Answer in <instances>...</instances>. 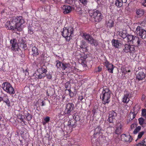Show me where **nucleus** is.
Returning a JSON list of instances; mask_svg holds the SVG:
<instances>
[{
  "label": "nucleus",
  "mask_w": 146,
  "mask_h": 146,
  "mask_svg": "<svg viewBox=\"0 0 146 146\" xmlns=\"http://www.w3.org/2000/svg\"><path fill=\"white\" fill-rule=\"evenodd\" d=\"M50 117H46V118L44 119V121L46 122H48L50 120Z\"/></svg>",
  "instance_id": "obj_48"
},
{
  "label": "nucleus",
  "mask_w": 146,
  "mask_h": 146,
  "mask_svg": "<svg viewBox=\"0 0 146 146\" xmlns=\"http://www.w3.org/2000/svg\"><path fill=\"white\" fill-rule=\"evenodd\" d=\"M34 33L32 27H28V33L30 34H32Z\"/></svg>",
  "instance_id": "obj_36"
},
{
  "label": "nucleus",
  "mask_w": 146,
  "mask_h": 146,
  "mask_svg": "<svg viewBox=\"0 0 146 146\" xmlns=\"http://www.w3.org/2000/svg\"><path fill=\"white\" fill-rule=\"evenodd\" d=\"M141 127L140 126L137 127L133 131L134 134H136L141 129Z\"/></svg>",
  "instance_id": "obj_34"
},
{
  "label": "nucleus",
  "mask_w": 146,
  "mask_h": 146,
  "mask_svg": "<svg viewBox=\"0 0 146 146\" xmlns=\"http://www.w3.org/2000/svg\"><path fill=\"white\" fill-rule=\"evenodd\" d=\"M81 49L84 52H87L88 51L87 49V48L86 47V46L85 47L81 48Z\"/></svg>",
  "instance_id": "obj_46"
},
{
  "label": "nucleus",
  "mask_w": 146,
  "mask_h": 146,
  "mask_svg": "<svg viewBox=\"0 0 146 146\" xmlns=\"http://www.w3.org/2000/svg\"><path fill=\"white\" fill-rule=\"evenodd\" d=\"M82 36L83 38L88 41V43L91 44L92 45L96 46L98 45L97 40H94L90 35L86 33H84Z\"/></svg>",
  "instance_id": "obj_7"
},
{
  "label": "nucleus",
  "mask_w": 146,
  "mask_h": 146,
  "mask_svg": "<svg viewBox=\"0 0 146 146\" xmlns=\"http://www.w3.org/2000/svg\"><path fill=\"white\" fill-rule=\"evenodd\" d=\"M80 2L84 5H86L88 0H79Z\"/></svg>",
  "instance_id": "obj_38"
},
{
  "label": "nucleus",
  "mask_w": 146,
  "mask_h": 146,
  "mask_svg": "<svg viewBox=\"0 0 146 146\" xmlns=\"http://www.w3.org/2000/svg\"><path fill=\"white\" fill-rule=\"evenodd\" d=\"M112 45L115 48H119L121 45V43L120 41L113 39L111 41Z\"/></svg>",
  "instance_id": "obj_19"
},
{
  "label": "nucleus",
  "mask_w": 146,
  "mask_h": 146,
  "mask_svg": "<svg viewBox=\"0 0 146 146\" xmlns=\"http://www.w3.org/2000/svg\"><path fill=\"white\" fill-rule=\"evenodd\" d=\"M62 7L63 13L65 14L70 13L72 11V7L68 5H64L62 6Z\"/></svg>",
  "instance_id": "obj_16"
},
{
  "label": "nucleus",
  "mask_w": 146,
  "mask_h": 146,
  "mask_svg": "<svg viewBox=\"0 0 146 146\" xmlns=\"http://www.w3.org/2000/svg\"><path fill=\"white\" fill-rule=\"evenodd\" d=\"M135 32L142 38L146 39V31L143 29L142 27L139 26H138L136 29Z\"/></svg>",
  "instance_id": "obj_10"
},
{
  "label": "nucleus",
  "mask_w": 146,
  "mask_h": 146,
  "mask_svg": "<svg viewBox=\"0 0 146 146\" xmlns=\"http://www.w3.org/2000/svg\"><path fill=\"white\" fill-rule=\"evenodd\" d=\"M11 45V49L13 52L19 51L20 50L17 43L16 42L15 40H11L10 41Z\"/></svg>",
  "instance_id": "obj_14"
},
{
  "label": "nucleus",
  "mask_w": 146,
  "mask_h": 146,
  "mask_svg": "<svg viewBox=\"0 0 146 146\" xmlns=\"http://www.w3.org/2000/svg\"><path fill=\"white\" fill-rule=\"evenodd\" d=\"M128 41L132 42L133 43H137L138 45L139 46L141 44V41L137 37L131 35H127V36Z\"/></svg>",
  "instance_id": "obj_11"
},
{
  "label": "nucleus",
  "mask_w": 146,
  "mask_h": 146,
  "mask_svg": "<svg viewBox=\"0 0 146 146\" xmlns=\"http://www.w3.org/2000/svg\"><path fill=\"white\" fill-rule=\"evenodd\" d=\"M83 99V97L82 96H80L79 97V100L80 101H82Z\"/></svg>",
  "instance_id": "obj_51"
},
{
  "label": "nucleus",
  "mask_w": 146,
  "mask_h": 146,
  "mask_svg": "<svg viewBox=\"0 0 146 146\" xmlns=\"http://www.w3.org/2000/svg\"><path fill=\"white\" fill-rule=\"evenodd\" d=\"M97 145H96L95 146H101L100 145V144L98 142V143H97Z\"/></svg>",
  "instance_id": "obj_58"
},
{
  "label": "nucleus",
  "mask_w": 146,
  "mask_h": 146,
  "mask_svg": "<svg viewBox=\"0 0 146 146\" xmlns=\"http://www.w3.org/2000/svg\"><path fill=\"white\" fill-rule=\"evenodd\" d=\"M136 47L134 45L126 44L125 45V48L123 50L126 52H130L131 54L133 55L134 57L135 56V54H134L136 51Z\"/></svg>",
  "instance_id": "obj_8"
},
{
  "label": "nucleus",
  "mask_w": 146,
  "mask_h": 146,
  "mask_svg": "<svg viewBox=\"0 0 146 146\" xmlns=\"http://www.w3.org/2000/svg\"><path fill=\"white\" fill-rule=\"evenodd\" d=\"M23 116L21 115H19L17 116V118L18 119H20V121H23Z\"/></svg>",
  "instance_id": "obj_41"
},
{
  "label": "nucleus",
  "mask_w": 146,
  "mask_h": 146,
  "mask_svg": "<svg viewBox=\"0 0 146 146\" xmlns=\"http://www.w3.org/2000/svg\"><path fill=\"white\" fill-rule=\"evenodd\" d=\"M23 47L24 49H25L27 47V46L25 44H23Z\"/></svg>",
  "instance_id": "obj_56"
},
{
  "label": "nucleus",
  "mask_w": 146,
  "mask_h": 146,
  "mask_svg": "<svg viewBox=\"0 0 146 146\" xmlns=\"http://www.w3.org/2000/svg\"><path fill=\"white\" fill-rule=\"evenodd\" d=\"M142 116L145 118L146 120V109H143L142 111Z\"/></svg>",
  "instance_id": "obj_35"
},
{
  "label": "nucleus",
  "mask_w": 146,
  "mask_h": 146,
  "mask_svg": "<svg viewBox=\"0 0 146 146\" xmlns=\"http://www.w3.org/2000/svg\"><path fill=\"white\" fill-rule=\"evenodd\" d=\"M74 107V105L72 103H68L66 105L64 111L65 114L70 115L71 112L73 110Z\"/></svg>",
  "instance_id": "obj_12"
},
{
  "label": "nucleus",
  "mask_w": 146,
  "mask_h": 146,
  "mask_svg": "<svg viewBox=\"0 0 146 146\" xmlns=\"http://www.w3.org/2000/svg\"><path fill=\"white\" fill-rule=\"evenodd\" d=\"M137 126V124L136 123H133L130 126V129L131 130H132L135 127Z\"/></svg>",
  "instance_id": "obj_42"
},
{
  "label": "nucleus",
  "mask_w": 146,
  "mask_h": 146,
  "mask_svg": "<svg viewBox=\"0 0 146 146\" xmlns=\"http://www.w3.org/2000/svg\"><path fill=\"white\" fill-rule=\"evenodd\" d=\"M65 114L64 112L61 111L60 113L56 116V118L58 120L62 119L64 118Z\"/></svg>",
  "instance_id": "obj_27"
},
{
  "label": "nucleus",
  "mask_w": 146,
  "mask_h": 146,
  "mask_svg": "<svg viewBox=\"0 0 146 146\" xmlns=\"http://www.w3.org/2000/svg\"><path fill=\"white\" fill-rule=\"evenodd\" d=\"M121 137L122 141L126 142H131L132 140L131 136L128 134H122L121 135Z\"/></svg>",
  "instance_id": "obj_18"
},
{
  "label": "nucleus",
  "mask_w": 146,
  "mask_h": 146,
  "mask_svg": "<svg viewBox=\"0 0 146 146\" xmlns=\"http://www.w3.org/2000/svg\"><path fill=\"white\" fill-rule=\"evenodd\" d=\"M33 76H35V78L38 79H41L44 78L46 75L42 73V72H36L33 74Z\"/></svg>",
  "instance_id": "obj_23"
},
{
  "label": "nucleus",
  "mask_w": 146,
  "mask_h": 146,
  "mask_svg": "<svg viewBox=\"0 0 146 146\" xmlns=\"http://www.w3.org/2000/svg\"><path fill=\"white\" fill-rule=\"evenodd\" d=\"M106 24L108 27L111 28L113 27L114 21L113 20H109L106 22Z\"/></svg>",
  "instance_id": "obj_29"
},
{
  "label": "nucleus",
  "mask_w": 146,
  "mask_h": 146,
  "mask_svg": "<svg viewBox=\"0 0 146 146\" xmlns=\"http://www.w3.org/2000/svg\"><path fill=\"white\" fill-rule=\"evenodd\" d=\"M3 101H4L8 99V97L6 95H5L3 97Z\"/></svg>",
  "instance_id": "obj_47"
},
{
  "label": "nucleus",
  "mask_w": 146,
  "mask_h": 146,
  "mask_svg": "<svg viewBox=\"0 0 146 146\" xmlns=\"http://www.w3.org/2000/svg\"><path fill=\"white\" fill-rule=\"evenodd\" d=\"M2 88L5 92L10 94H14L15 91L11 85L9 83L4 82L2 85Z\"/></svg>",
  "instance_id": "obj_4"
},
{
  "label": "nucleus",
  "mask_w": 146,
  "mask_h": 146,
  "mask_svg": "<svg viewBox=\"0 0 146 146\" xmlns=\"http://www.w3.org/2000/svg\"><path fill=\"white\" fill-rule=\"evenodd\" d=\"M31 115L29 113H27L26 116V119L27 120L29 121L31 119Z\"/></svg>",
  "instance_id": "obj_39"
},
{
  "label": "nucleus",
  "mask_w": 146,
  "mask_h": 146,
  "mask_svg": "<svg viewBox=\"0 0 146 146\" xmlns=\"http://www.w3.org/2000/svg\"><path fill=\"white\" fill-rule=\"evenodd\" d=\"M101 130V128L100 127L98 126L97 128H96L95 130V133L94 135L92 137V139H91V141L92 142V141H94V139H95L94 138L95 137V135H97L98 134L100 133Z\"/></svg>",
  "instance_id": "obj_25"
},
{
  "label": "nucleus",
  "mask_w": 146,
  "mask_h": 146,
  "mask_svg": "<svg viewBox=\"0 0 146 146\" xmlns=\"http://www.w3.org/2000/svg\"><path fill=\"white\" fill-rule=\"evenodd\" d=\"M136 14L139 17L143 16L144 13V12L142 9H137L135 11Z\"/></svg>",
  "instance_id": "obj_26"
},
{
  "label": "nucleus",
  "mask_w": 146,
  "mask_h": 146,
  "mask_svg": "<svg viewBox=\"0 0 146 146\" xmlns=\"http://www.w3.org/2000/svg\"><path fill=\"white\" fill-rule=\"evenodd\" d=\"M73 69H74V68H73V71L74 72H75V71H74V70H73Z\"/></svg>",
  "instance_id": "obj_64"
},
{
  "label": "nucleus",
  "mask_w": 146,
  "mask_h": 146,
  "mask_svg": "<svg viewBox=\"0 0 146 146\" xmlns=\"http://www.w3.org/2000/svg\"><path fill=\"white\" fill-rule=\"evenodd\" d=\"M76 120L71 119L69 120L66 127V130L68 133L71 132L72 129L75 128L76 125Z\"/></svg>",
  "instance_id": "obj_9"
},
{
  "label": "nucleus",
  "mask_w": 146,
  "mask_h": 146,
  "mask_svg": "<svg viewBox=\"0 0 146 146\" xmlns=\"http://www.w3.org/2000/svg\"><path fill=\"white\" fill-rule=\"evenodd\" d=\"M142 141V143L144 144L145 146H146V138L144 139Z\"/></svg>",
  "instance_id": "obj_49"
},
{
  "label": "nucleus",
  "mask_w": 146,
  "mask_h": 146,
  "mask_svg": "<svg viewBox=\"0 0 146 146\" xmlns=\"http://www.w3.org/2000/svg\"><path fill=\"white\" fill-rule=\"evenodd\" d=\"M123 126V124L118 123H117L116 125L115 133L116 134L120 133L122 130V127Z\"/></svg>",
  "instance_id": "obj_20"
},
{
  "label": "nucleus",
  "mask_w": 146,
  "mask_h": 146,
  "mask_svg": "<svg viewBox=\"0 0 146 146\" xmlns=\"http://www.w3.org/2000/svg\"><path fill=\"white\" fill-rule=\"evenodd\" d=\"M74 29L72 27H64L61 31L62 35L66 40L69 41L71 38V35L73 34Z\"/></svg>",
  "instance_id": "obj_3"
},
{
  "label": "nucleus",
  "mask_w": 146,
  "mask_h": 146,
  "mask_svg": "<svg viewBox=\"0 0 146 146\" xmlns=\"http://www.w3.org/2000/svg\"><path fill=\"white\" fill-rule=\"evenodd\" d=\"M86 46V45L84 44V41H82L81 42V44L80 46V48H83L84 47H85Z\"/></svg>",
  "instance_id": "obj_44"
},
{
  "label": "nucleus",
  "mask_w": 146,
  "mask_h": 146,
  "mask_svg": "<svg viewBox=\"0 0 146 146\" xmlns=\"http://www.w3.org/2000/svg\"><path fill=\"white\" fill-rule=\"evenodd\" d=\"M142 4L143 6L146 7V0H145V1L142 3Z\"/></svg>",
  "instance_id": "obj_53"
},
{
  "label": "nucleus",
  "mask_w": 146,
  "mask_h": 146,
  "mask_svg": "<svg viewBox=\"0 0 146 146\" xmlns=\"http://www.w3.org/2000/svg\"><path fill=\"white\" fill-rule=\"evenodd\" d=\"M109 116L108 121L110 123H113V120L115 119L116 116V113L114 111H110L109 113Z\"/></svg>",
  "instance_id": "obj_17"
},
{
  "label": "nucleus",
  "mask_w": 146,
  "mask_h": 146,
  "mask_svg": "<svg viewBox=\"0 0 146 146\" xmlns=\"http://www.w3.org/2000/svg\"><path fill=\"white\" fill-rule=\"evenodd\" d=\"M145 96L144 95H143L141 97V100L142 101L144 100L145 98Z\"/></svg>",
  "instance_id": "obj_50"
},
{
  "label": "nucleus",
  "mask_w": 146,
  "mask_h": 146,
  "mask_svg": "<svg viewBox=\"0 0 146 146\" xmlns=\"http://www.w3.org/2000/svg\"><path fill=\"white\" fill-rule=\"evenodd\" d=\"M2 101H3V98L2 97H0V102Z\"/></svg>",
  "instance_id": "obj_59"
},
{
  "label": "nucleus",
  "mask_w": 146,
  "mask_h": 146,
  "mask_svg": "<svg viewBox=\"0 0 146 146\" xmlns=\"http://www.w3.org/2000/svg\"><path fill=\"white\" fill-rule=\"evenodd\" d=\"M5 102L6 105L8 106H10V101L9 99L3 101Z\"/></svg>",
  "instance_id": "obj_40"
},
{
  "label": "nucleus",
  "mask_w": 146,
  "mask_h": 146,
  "mask_svg": "<svg viewBox=\"0 0 146 146\" xmlns=\"http://www.w3.org/2000/svg\"><path fill=\"white\" fill-rule=\"evenodd\" d=\"M127 0H116L115 4L117 6L120 7L122 6L123 3H126Z\"/></svg>",
  "instance_id": "obj_24"
},
{
  "label": "nucleus",
  "mask_w": 146,
  "mask_h": 146,
  "mask_svg": "<svg viewBox=\"0 0 146 146\" xmlns=\"http://www.w3.org/2000/svg\"><path fill=\"white\" fill-rule=\"evenodd\" d=\"M42 3H44L45 2L46 0H40Z\"/></svg>",
  "instance_id": "obj_60"
},
{
  "label": "nucleus",
  "mask_w": 146,
  "mask_h": 146,
  "mask_svg": "<svg viewBox=\"0 0 146 146\" xmlns=\"http://www.w3.org/2000/svg\"><path fill=\"white\" fill-rule=\"evenodd\" d=\"M102 91L100 95V98L102 100L103 104H108L110 102V98L111 91L109 89L107 88H101Z\"/></svg>",
  "instance_id": "obj_2"
},
{
  "label": "nucleus",
  "mask_w": 146,
  "mask_h": 146,
  "mask_svg": "<svg viewBox=\"0 0 146 146\" xmlns=\"http://www.w3.org/2000/svg\"><path fill=\"white\" fill-rule=\"evenodd\" d=\"M56 66L58 68H62V70H65L67 67L68 64L66 63H62L59 61L57 62Z\"/></svg>",
  "instance_id": "obj_21"
},
{
  "label": "nucleus",
  "mask_w": 146,
  "mask_h": 146,
  "mask_svg": "<svg viewBox=\"0 0 146 146\" xmlns=\"http://www.w3.org/2000/svg\"><path fill=\"white\" fill-rule=\"evenodd\" d=\"M47 78L49 79H51L52 78V76L51 74L49 73L46 74Z\"/></svg>",
  "instance_id": "obj_45"
},
{
  "label": "nucleus",
  "mask_w": 146,
  "mask_h": 146,
  "mask_svg": "<svg viewBox=\"0 0 146 146\" xmlns=\"http://www.w3.org/2000/svg\"><path fill=\"white\" fill-rule=\"evenodd\" d=\"M105 64L106 68H108V71L111 73H113V70L115 67L111 64L107 60H105Z\"/></svg>",
  "instance_id": "obj_15"
},
{
  "label": "nucleus",
  "mask_w": 146,
  "mask_h": 146,
  "mask_svg": "<svg viewBox=\"0 0 146 146\" xmlns=\"http://www.w3.org/2000/svg\"><path fill=\"white\" fill-rule=\"evenodd\" d=\"M25 21L22 17H13L5 24L7 29L14 30L17 29L19 31L24 26Z\"/></svg>",
  "instance_id": "obj_1"
},
{
  "label": "nucleus",
  "mask_w": 146,
  "mask_h": 146,
  "mask_svg": "<svg viewBox=\"0 0 146 146\" xmlns=\"http://www.w3.org/2000/svg\"><path fill=\"white\" fill-rule=\"evenodd\" d=\"M46 71L47 70L46 69L42 67H41L40 68H39L37 69V72H40V73L42 72L44 74L46 72Z\"/></svg>",
  "instance_id": "obj_32"
},
{
  "label": "nucleus",
  "mask_w": 146,
  "mask_h": 146,
  "mask_svg": "<svg viewBox=\"0 0 146 146\" xmlns=\"http://www.w3.org/2000/svg\"><path fill=\"white\" fill-rule=\"evenodd\" d=\"M32 52L33 53V54L34 56L37 55L38 54V49L35 46L33 47Z\"/></svg>",
  "instance_id": "obj_31"
},
{
  "label": "nucleus",
  "mask_w": 146,
  "mask_h": 146,
  "mask_svg": "<svg viewBox=\"0 0 146 146\" xmlns=\"http://www.w3.org/2000/svg\"><path fill=\"white\" fill-rule=\"evenodd\" d=\"M89 14L92 17H93L96 22H99L102 18V15L100 12L98 11H90Z\"/></svg>",
  "instance_id": "obj_5"
},
{
  "label": "nucleus",
  "mask_w": 146,
  "mask_h": 146,
  "mask_svg": "<svg viewBox=\"0 0 146 146\" xmlns=\"http://www.w3.org/2000/svg\"><path fill=\"white\" fill-rule=\"evenodd\" d=\"M121 70L122 73V75L123 74L125 75L127 73L131 72V70H127L126 68L124 66L122 67L121 68Z\"/></svg>",
  "instance_id": "obj_30"
},
{
  "label": "nucleus",
  "mask_w": 146,
  "mask_h": 146,
  "mask_svg": "<svg viewBox=\"0 0 146 146\" xmlns=\"http://www.w3.org/2000/svg\"><path fill=\"white\" fill-rule=\"evenodd\" d=\"M132 97V93L127 91L125 92L122 98V102L124 103H127L130 100L129 98Z\"/></svg>",
  "instance_id": "obj_13"
},
{
  "label": "nucleus",
  "mask_w": 146,
  "mask_h": 146,
  "mask_svg": "<svg viewBox=\"0 0 146 146\" xmlns=\"http://www.w3.org/2000/svg\"><path fill=\"white\" fill-rule=\"evenodd\" d=\"M24 72L25 75H28L29 74V72L27 70H26Z\"/></svg>",
  "instance_id": "obj_54"
},
{
  "label": "nucleus",
  "mask_w": 146,
  "mask_h": 146,
  "mask_svg": "<svg viewBox=\"0 0 146 146\" xmlns=\"http://www.w3.org/2000/svg\"><path fill=\"white\" fill-rule=\"evenodd\" d=\"M140 108L138 105H135L133 108V111H131L130 113L128 116V119L127 121L128 123L134 118L135 115L137 114L138 111L140 110Z\"/></svg>",
  "instance_id": "obj_6"
},
{
  "label": "nucleus",
  "mask_w": 146,
  "mask_h": 146,
  "mask_svg": "<svg viewBox=\"0 0 146 146\" xmlns=\"http://www.w3.org/2000/svg\"><path fill=\"white\" fill-rule=\"evenodd\" d=\"M46 94L48 96V91H46Z\"/></svg>",
  "instance_id": "obj_63"
},
{
  "label": "nucleus",
  "mask_w": 146,
  "mask_h": 146,
  "mask_svg": "<svg viewBox=\"0 0 146 146\" xmlns=\"http://www.w3.org/2000/svg\"><path fill=\"white\" fill-rule=\"evenodd\" d=\"M102 70V68H100L99 67H98V71L99 72H100Z\"/></svg>",
  "instance_id": "obj_57"
},
{
  "label": "nucleus",
  "mask_w": 146,
  "mask_h": 146,
  "mask_svg": "<svg viewBox=\"0 0 146 146\" xmlns=\"http://www.w3.org/2000/svg\"><path fill=\"white\" fill-rule=\"evenodd\" d=\"M145 77V74L143 72H140L137 75L136 78L139 80H143Z\"/></svg>",
  "instance_id": "obj_22"
},
{
  "label": "nucleus",
  "mask_w": 146,
  "mask_h": 146,
  "mask_svg": "<svg viewBox=\"0 0 146 146\" xmlns=\"http://www.w3.org/2000/svg\"><path fill=\"white\" fill-rule=\"evenodd\" d=\"M68 91L69 92L70 95H71L72 94V92L71 91V90L70 89L68 90Z\"/></svg>",
  "instance_id": "obj_55"
},
{
  "label": "nucleus",
  "mask_w": 146,
  "mask_h": 146,
  "mask_svg": "<svg viewBox=\"0 0 146 146\" xmlns=\"http://www.w3.org/2000/svg\"><path fill=\"white\" fill-rule=\"evenodd\" d=\"M135 146H145L144 144L142 143V141L137 144Z\"/></svg>",
  "instance_id": "obj_43"
},
{
  "label": "nucleus",
  "mask_w": 146,
  "mask_h": 146,
  "mask_svg": "<svg viewBox=\"0 0 146 146\" xmlns=\"http://www.w3.org/2000/svg\"><path fill=\"white\" fill-rule=\"evenodd\" d=\"M76 116H74V119H75V120H76Z\"/></svg>",
  "instance_id": "obj_62"
},
{
  "label": "nucleus",
  "mask_w": 146,
  "mask_h": 146,
  "mask_svg": "<svg viewBox=\"0 0 146 146\" xmlns=\"http://www.w3.org/2000/svg\"><path fill=\"white\" fill-rule=\"evenodd\" d=\"M41 103L42 104V106H44V104L43 101H42L41 102Z\"/></svg>",
  "instance_id": "obj_61"
},
{
  "label": "nucleus",
  "mask_w": 146,
  "mask_h": 146,
  "mask_svg": "<svg viewBox=\"0 0 146 146\" xmlns=\"http://www.w3.org/2000/svg\"><path fill=\"white\" fill-rule=\"evenodd\" d=\"M139 123L141 125H142L143 124L144 122V120L142 118H140L139 119Z\"/></svg>",
  "instance_id": "obj_37"
},
{
  "label": "nucleus",
  "mask_w": 146,
  "mask_h": 146,
  "mask_svg": "<svg viewBox=\"0 0 146 146\" xmlns=\"http://www.w3.org/2000/svg\"><path fill=\"white\" fill-rule=\"evenodd\" d=\"M81 9L80 7H77L76 11L78 12H79L80 11H81Z\"/></svg>",
  "instance_id": "obj_52"
},
{
  "label": "nucleus",
  "mask_w": 146,
  "mask_h": 146,
  "mask_svg": "<svg viewBox=\"0 0 146 146\" xmlns=\"http://www.w3.org/2000/svg\"><path fill=\"white\" fill-rule=\"evenodd\" d=\"M145 131H141L140 132H139L138 133L137 137V139H136L135 140V141H137V140L138 139H141L143 135H144V134L145 133Z\"/></svg>",
  "instance_id": "obj_33"
},
{
  "label": "nucleus",
  "mask_w": 146,
  "mask_h": 146,
  "mask_svg": "<svg viewBox=\"0 0 146 146\" xmlns=\"http://www.w3.org/2000/svg\"><path fill=\"white\" fill-rule=\"evenodd\" d=\"M127 31L126 30H123L122 32L119 33V36L123 38H125L127 37Z\"/></svg>",
  "instance_id": "obj_28"
}]
</instances>
